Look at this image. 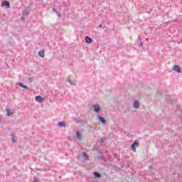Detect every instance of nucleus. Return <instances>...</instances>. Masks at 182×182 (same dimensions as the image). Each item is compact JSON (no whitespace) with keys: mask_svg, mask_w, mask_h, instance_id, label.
Returning a JSON list of instances; mask_svg holds the SVG:
<instances>
[{"mask_svg":"<svg viewBox=\"0 0 182 182\" xmlns=\"http://www.w3.org/2000/svg\"><path fill=\"white\" fill-rule=\"evenodd\" d=\"M59 127H66V124L64 122H60L58 123Z\"/></svg>","mask_w":182,"mask_h":182,"instance_id":"obj_12","label":"nucleus"},{"mask_svg":"<svg viewBox=\"0 0 182 182\" xmlns=\"http://www.w3.org/2000/svg\"><path fill=\"white\" fill-rule=\"evenodd\" d=\"M67 82H68V83H70V85H72L73 86H75V84H74L73 81L71 80L70 77H68V80H67Z\"/></svg>","mask_w":182,"mask_h":182,"instance_id":"obj_14","label":"nucleus"},{"mask_svg":"<svg viewBox=\"0 0 182 182\" xmlns=\"http://www.w3.org/2000/svg\"><path fill=\"white\" fill-rule=\"evenodd\" d=\"M31 80V82H32V80Z\"/></svg>","mask_w":182,"mask_h":182,"instance_id":"obj_21","label":"nucleus"},{"mask_svg":"<svg viewBox=\"0 0 182 182\" xmlns=\"http://www.w3.org/2000/svg\"><path fill=\"white\" fill-rule=\"evenodd\" d=\"M99 28H102V25H99Z\"/></svg>","mask_w":182,"mask_h":182,"instance_id":"obj_20","label":"nucleus"},{"mask_svg":"<svg viewBox=\"0 0 182 182\" xmlns=\"http://www.w3.org/2000/svg\"><path fill=\"white\" fill-rule=\"evenodd\" d=\"M97 119L99 120V122H100L101 123H102V124H106V121L105 120V119L100 116H98Z\"/></svg>","mask_w":182,"mask_h":182,"instance_id":"obj_5","label":"nucleus"},{"mask_svg":"<svg viewBox=\"0 0 182 182\" xmlns=\"http://www.w3.org/2000/svg\"><path fill=\"white\" fill-rule=\"evenodd\" d=\"M94 174H95V177H97V178H100V177H101L100 173L95 172Z\"/></svg>","mask_w":182,"mask_h":182,"instance_id":"obj_15","label":"nucleus"},{"mask_svg":"<svg viewBox=\"0 0 182 182\" xmlns=\"http://www.w3.org/2000/svg\"><path fill=\"white\" fill-rule=\"evenodd\" d=\"M100 141H102V142L106 141V138H101Z\"/></svg>","mask_w":182,"mask_h":182,"instance_id":"obj_19","label":"nucleus"},{"mask_svg":"<svg viewBox=\"0 0 182 182\" xmlns=\"http://www.w3.org/2000/svg\"><path fill=\"white\" fill-rule=\"evenodd\" d=\"M76 136L78 140H82V132H80V131H77Z\"/></svg>","mask_w":182,"mask_h":182,"instance_id":"obj_9","label":"nucleus"},{"mask_svg":"<svg viewBox=\"0 0 182 182\" xmlns=\"http://www.w3.org/2000/svg\"><path fill=\"white\" fill-rule=\"evenodd\" d=\"M173 70L175 72H177V73H181V70H180V68L178 67V65H173Z\"/></svg>","mask_w":182,"mask_h":182,"instance_id":"obj_6","label":"nucleus"},{"mask_svg":"<svg viewBox=\"0 0 182 182\" xmlns=\"http://www.w3.org/2000/svg\"><path fill=\"white\" fill-rule=\"evenodd\" d=\"M29 14V11L28 9L23 10V15H28Z\"/></svg>","mask_w":182,"mask_h":182,"instance_id":"obj_16","label":"nucleus"},{"mask_svg":"<svg viewBox=\"0 0 182 182\" xmlns=\"http://www.w3.org/2000/svg\"><path fill=\"white\" fill-rule=\"evenodd\" d=\"M11 141H12V143H15L16 141V137L13 136L11 138Z\"/></svg>","mask_w":182,"mask_h":182,"instance_id":"obj_17","label":"nucleus"},{"mask_svg":"<svg viewBox=\"0 0 182 182\" xmlns=\"http://www.w3.org/2000/svg\"><path fill=\"white\" fill-rule=\"evenodd\" d=\"M93 110L95 113H99L100 112V105H93Z\"/></svg>","mask_w":182,"mask_h":182,"instance_id":"obj_2","label":"nucleus"},{"mask_svg":"<svg viewBox=\"0 0 182 182\" xmlns=\"http://www.w3.org/2000/svg\"><path fill=\"white\" fill-rule=\"evenodd\" d=\"M2 6H6V8H11V4L9 1H4L1 3Z\"/></svg>","mask_w":182,"mask_h":182,"instance_id":"obj_4","label":"nucleus"},{"mask_svg":"<svg viewBox=\"0 0 182 182\" xmlns=\"http://www.w3.org/2000/svg\"><path fill=\"white\" fill-rule=\"evenodd\" d=\"M134 109H139L140 107V102H139V101H135L134 102Z\"/></svg>","mask_w":182,"mask_h":182,"instance_id":"obj_8","label":"nucleus"},{"mask_svg":"<svg viewBox=\"0 0 182 182\" xmlns=\"http://www.w3.org/2000/svg\"><path fill=\"white\" fill-rule=\"evenodd\" d=\"M35 100L36 102H38V103H42V102H45V98L42 97L41 95L36 96Z\"/></svg>","mask_w":182,"mask_h":182,"instance_id":"obj_1","label":"nucleus"},{"mask_svg":"<svg viewBox=\"0 0 182 182\" xmlns=\"http://www.w3.org/2000/svg\"><path fill=\"white\" fill-rule=\"evenodd\" d=\"M82 156H83L85 160H87V154L84 153Z\"/></svg>","mask_w":182,"mask_h":182,"instance_id":"obj_18","label":"nucleus"},{"mask_svg":"<svg viewBox=\"0 0 182 182\" xmlns=\"http://www.w3.org/2000/svg\"><path fill=\"white\" fill-rule=\"evenodd\" d=\"M85 42L87 43H92V42H93V39H92V38H90V37H86Z\"/></svg>","mask_w":182,"mask_h":182,"instance_id":"obj_10","label":"nucleus"},{"mask_svg":"<svg viewBox=\"0 0 182 182\" xmlns=\"http://www.w3.org/2000/svg\"><path fill=\"white\" fill-rule=\"evenodd\" d=\"M38 55L41 58H45V52L43 50H40Z\"/></svg>","mask_w":182,"mask_h":182,"instance_id":"obj_11","label":"nucleus"},{"mask_svg":"<svg viewBox=\"0 0 182 182\" xmlns=\"http://www.w3.org/2000/svg\"><path fill=\"white\" fill-rule=\"evenodd\" d=\"M6 116H12V114H14V110L6 109Z\"/></svg>","mask_w":182,"mask_h":182,"instance_id":"obj_7","label":"nucleus"},{"mask_svg":"<svg viewBox=\"0 0 182 182\" xmlns=\"http://www.w3.org/2000/svg\"><path fill=\"white\" fill-rule=\"evenodd\" d=\"M18 86H21V87H23V89H28V86L23 85V83L19 82Z\"/></svg>","mask_w":182,"mask_h":182,"instance_id":"obj_13","label":"nucleus"},{"mask_svg":"<svg viewBox=\"0 0 182 182\" xmlns=\"http://www.w3.org/2000/svg\"><path fill=\"white\" fill-rule=\"evenodd\" d=\"M138 146H139V142H137V141H135L132 145V151H136V147H137Z\"/></svg>","mask_w":182,"mask_h":182,"instance_id":"obj_3","label":"nucleus"}]
</instances>
